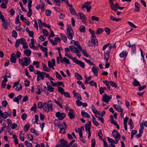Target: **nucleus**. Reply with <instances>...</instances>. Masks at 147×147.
<instances>
[{
    "instance_id": "1",
    "label": "nucleus",
    "mask_w": 147,
    "mask_h": 147,
    "mask_svg": "<svg viewBox=\"0 0 147 147\" xmlns=\"http://www.w3.org/2000/svg\"><path fill=\"white\" fill-rule=\"evenodd\" d=\"M31 62V60L30 58L27 57H24L23 60L22 59H19V63L22 65L23 67L25 66H27L30 64Z\"/></svg>"
},
{
    "instance_id": "2",
    "label": "nucleus",
    "mask_w": 147,
    "mask_h": 147,
    "mask_svg": "<svg viewBox=\"0 0 147 147\" xmlns=\"http://www.w3.org/2000/svg\"><path fill=\"white\" fill-rule=\"evenodd\" d=\"M91 4V2H86L83 5L82 8V9L86 8V9L87 12H90V9L92 8L90 5Z\"/></svg>"
},
{
    "instance_id": "3",
    "label": "nucleus",
    "mask_w": 147,
    "mask_h": 147,
    "mask_svg": "<svg viewBox=\"0 0 147 147\" xmlns=\"http://www.w3.org/2000/svg\"><path fill=\"white\" fill-rule=\"evenodd\" d=\"M58 91L62 95H64V96L70 98V95L69 93L68 92L64 91V90L63 88L60 87H58Z\"/></svg>"
},
{
    "instance_id": "4",
    "label": "nucleus",
    "mask_w": 147,
    "mask_h": 147,
    "mask_svg": "<svg viewBox=\"0 0 147 147\" xmlns=\"http://www.w3.org/2000/svg\"><path fill=\"white\" fill-rule=\"evenodd\" d=\"M113 136L115 138L116 142H118L119 139L121 138L120 134L118 133L116 130H113L112 132Z\"/></svg>"
},
{
    "instance_id": "5",
    "label": "nucleus",
    "mask_w": 147,
    "mask_h": 147,
    "mask_svg": "<svg viewBox=\"0 0 147 147\" xmlns=\"http://www.w3.org/2000/svg\"><path fill=\"white\" fill-rule=\"evenodd\" d=\"M56 116L58 118L59 120H62L66 117V114L63 113L58 112L56 113Z\"/></svg>"
},
{
    "instance_id": "6",
    "label": "nucleus",
    "mask_w": 147,
    "mask_h": 147,
    "mask_svg": "<svg viewBox=\"0 0 147 147\" xmlns=\"http://www.w3.org/2000/svg\"><path fill=\"white\" fill-rule=\"evenodd\" d=\"M53 105L52 103L50 105L47 104L46 106H44V107H43V109L45 112L47 113L49 112L50 110L52 111L53 110Z\"/></svg>"
},
{
    "instance_id": "7",
    "label": "nucleus",
    "mask_w": 147,
    "mask_h": 147,
    "mask_svg": "<svg viewBox=\"0 0 147 147\" xmlns=\"http://www.w3.org/2000/svg\"><path fill=\"white\" fill-rule=\"evenodd\" d=\"M66 34L67 37H73L74 36L73 30L70 26H68L67 28Z\"/></svg>"
},
{
    "instance_id": "8",
    "label": "nucleus",
    "mask_w": 147,
    "mask_h": 147,
    "mask_svg": "<svg viewBox=\"0 0 147 147\" xmlns=\"http://www.w3.org/2000/svg\"><path fill=\"white\" fill-rule=\"evenodd\" d=\"M77 17H79L78 15H76ZM79 16H80V19L82 20L83 22L85 24L86 23V17L84 14L81 12H80L79 13Z\"/></svg>"
},
{
    "instance_id": "9",
    "label": "nucleus",
    "mask_w": 147,
    "mask_h": 147,
    "mask_svg": "<svg viewBox=\"0 0 147 147\" xmlns=\"http://www.w3.org/2000/svg\"><path fill=\"white\" fill-rule=\"evenodd\" d=\"M25 40L23 38H21L20 40L18 39L16 40V42L15 44V46L16 48H18L20 44H23L25 42Z\"/></svg>"
},
{
    "instance_id": "10",
    "label": "nucleus",
    "mask_w": 147,
    "mask_h": 147,
    "mask_svg": "<svg viewBox=\"0 0 147 147\" xmlns=\"http://www.w3.org/2000/svg\"><path fill=\"white\" fill-rule=\"evenodd\" d=\"M69 111L68 113V115L70 119L75 118V115H74V111L72 109H69Z\"/></svg>"
},
{
    "instance_id": "11",
    "label": "nucleus",
    "mask_w": 147,
    "mask_h": 147,
    "mask_svg": "<svg viewBox=\"0 0 147 147\" xmlns=\"http://www.w3.org/2000/svg\"><path fill=\"white\" fill-rule=\"evenodd\" d=\"M16 56L14 53H13L11 55L10 61L12 63H15L16 62Z\"/></svg>"
},
{
    "instance_id": "12",
    "label": "nucleus",
    "mask_w": 147,
    "mask_h": 147,
    "mask_svg": "<svg viewBox=\"0 0 147 147\" xmlns=\"http://www.w3.org/2000/svg\"><path fill=\"white\" fill-rule=\"evenodd\" d=\"M36 74L38 76L41 78L42 80H43L44 79L45 74H46V73L38 71H37Z\"/></svg>"
},
{
    "instance_id": "13",
    "label": "nucleus",
    "mask_w": 147,
    "mask_h": 147,
    "mask_svg": "<svg viewBox=\"0 0 147 147\" xmlns=\"http://www.w3.org/2000/svg\"><path fill=\"white\" fill-rule=\"evenodd\" d=\"M102 101L106 103H108L109 100V96L105 93L103 95Z\"/></svg>"
},
{
    "instance_id": "14",
    "label": "nucleus",
    "mask_w": 147,
    "mask_h": 147,
    "mask_svg": "<svg viewBox=\"0 0 147 147\" xmlns=\"http://www.w3.org/2000/svg\"><path fill=\"white\" fill-rule=\"evenodd\" d=\"M55 125L58 128H60L61 127H63V126L60 123V122L58 119H55L54 121Z\"/></svg>"
},
{
    "instance_id": "15",
    "label": "nucleus",
    "mask_w": 147,
    "mask_h": 147,
    "mask_svg": "<svg viewBox=\"0 0 147 147\" xmlns=\"http://www.w3.org/2000/svg\"><path fill=\"white\" fill-rule=\"evenodd\" d=\"M109 2L110 4V7L111 9L115 12L117 11V9H115V7L114 4L112 1V0H109Z\"/></svg>"
},
{
    "instance_id": "16",
    "label": "nucleus",
    "mask_w": 147,
    "mask_h": 147,
    "mask_svg": "<svg viewBox=\"0 0 147 147\" xmlns=\"http://www.w3.org/2000/svg\"><path fill=\"white\" fill-rule=\"evenodd\" d=\"M128 53L125 50H123L119 54V56L121 58H123L125 57H127Z\"/></svg>"
},
{
    "instance_id": "17",
    "label": "nucleus",
    "mask_w": 147,
    "mask_h": 147,
    "mask_svg": "<svg viewBox=\"0 0 147 147\" xmlns=\"http://www.w3.org/2000/svg\"><path fill=\"white\" fill-rule=\"evenodd\" d=\"M71 51L74 53H76L78 52V50L77 48L75 46H71L69 47Z\"/></svg>"
},
{
    "instance_id": "18",
    "label": "nucleus",
    "mask_w": 147,
    "mask_h": 147,
    "mask_svg": "<svg viewBox=\"0 0 147 147\" xmlns=\"http://www.w3.org/2000/svg\"><path fill=\"white\" fill-rule=\"evenodd\" d=\"M81 115L84 117H86L88 118H90V116L89 114L87 112L83 111V110L81 111Z\"/></svg>"
},
{
    "instance_id": "19",
    "label": "nucleus",
    "mask_w": 147,
    "mask_h": 147,
    "mask_svg": "<svg viewBox=\"0 0 147 147\" xmlns=\"http://www.w3.org/2000/svg\"><path fill=\"white\" fill-rule=\"evenodd\" d=\"M96 38V37H92L91 38V42L95 45L98 46V40Z\"/></svg>"
},
{
    "instance_id": "20",
    "label": "nucleus",
    "mask_w": 147,
    "mask_h": 147,
    "mask_svg": "<svg viewBox=\"0 0 147 147\" xmlns=\"http://www.w3.org/2000/svg\"><path fill=\"white\" fill-rule=\"evenodd\" d=\"M92 71L94 73V75L97 77L98 76V71L96 68L94 66L92 67Z\"/></svg>"
},
{
    "instance_id": "21",
    "label": "nucleus",
    "mask_w": 147,
    "mask_h": 147,
    "mask_svg": "<svg viewBox=\"0 0 147 147\" xmlns=\"http://www.w3.org/2000/svg\"><path fill=\"white\" fill-rule=\"evenodd\" d=\"M113 107L115 109L119 112H122L123 111V109H121L119 106H118L117 107L116 105H114Z\"/></svg>"
},
{
    "instance_id": "22",
    "label": "nucleus",
    "mask_w": 147,
    "mask_h": 147,
    "mask_svg": "<svg viewBox=\"0 0 147 147\" xmlns=\"http://www.w3.org/2000/svg\"><path fill=\"white\" fill-rule=\"evenodd\" d=\"M61 146H62V147H64L68 144V143L66 141L64 140V139H61L60 140Z\"/></svg>"
},
{
    "instance_id": "23",
    "label": "nucleus",
    "mask_w": 147,
    "mask_h": 147,
    "mask_svg": "<svg viewBox=\"0 0 147 147\" xmlns=\"http://www.w3.org/2000/svg\"><path fill=\"white\" fill-rule=\"evenodd\" d=\"M24 53L27 57H29L30 56L31 51L30 50L26 49L24 51Z\"/></svg>"
},
{
    "instance_id": "24",
    "label": "nucleus",
    "mask_w": 147,
    "mask_h": 147,
    "mask_svg": "<svg viewBox=\"0 0 147 147\" xmlns=\"http://www.w3.org/2000/svg\"><path fill=\"white\" fill-rule=\"evenodd\" d=\"M135 6L136 9H134L135 11L136 12H138L140 10V5L139 3L137 2L135 3Z\"/></svg>"
},
{
    "instance_id": "25",
    "label": "nucleus",
    "mask_w": 147,
    "mask_h": 147,
    "mask_svg": "<svg viewBox=\"0 0 147 147\" xmlns=\"http://www.w3.org/2000/svg\"><path fill=\"white\" fill-rule=\"evenodd\" d=\"M91 121H89L88 123L86 124L85 125L86 131L87 132L88 129H90L91 126Z\"/></svg>"
},
{
    "instance_id": "26",
    "label": "nucleus",
    "mask_w": 147,
    "mask_h": 147,
    "mask_svg": "<svg viewBox=\"0 0 147 147\" xmlns=\"http://www.w3.org/2000/svg\"><path fill=\"white\" fill-rule=\"evenodd\" d=\"M110 18L111 20L115 22H118L121 20L120 18H116L112 15H111L110 17Z\"/></svg>"
},
{
    "instance_id": "27",
    "label": "nucleus",
    "mask_w": 147,
    "mask_h": 147,
    "mask_svg": "<svg viewBox=\"0 0 147 147\" xmlns=\"http://www.w3.org/2000/svg\"><path fill=\"white\" fill-rule=\"evenodd\" d=\"M92 121L94 125L96 126H98L99 125V124L98 122L96 121L95 118L94 117V116L92 115Z\"/></svg>"
},
{
    "instance_id": "28",
    "label": "nucleus",
    "mask_w": 147,
    "mask_h": 147,
    "mask_svg": "<svg viewBox=\"0 0 147 147\" xmlns=\"http://www.w3.org/2000/svg\"><path fill=\"white\" fill-rule=\"evenodd\" d=\"M42 32L43 33V34L41 35L40 37H44L45 36H48L49 33L47 30H46L43 29Z\"/></svg>"
},
{
    "instance_id": "29",
    "label": "nucleus",
    "mask_w": 147,
    "mask_h": 147,
    "mask_svg": "<svg viewBox=\"0 0 147 147\" xmlns=\"http://www.w3.org/2000/svg\"><path fill=\"white\" fill-rule=\"evenodd\" d=\"M128 124L130 126V129H132L134 127V125L133 124V122L131 119H129Z\"/></svg>"
},
{
    "instance_id": "30",
    "label": "nucleus",
    "mask_w": 147,
    "mask_h": 147,
    "mask_svg": "<svg viewBox=\"0 0 147 147\" xmlns=\"http://www.w3.org/2000/svg\"><path fill=\"white\" fill-rule=\"evenodd\" d=\"M52 62H51V61H48V65L49 67V65H50L51 66H55V59H52Z\"/></svg>"
},
{
    "instance_id": "31",
    "label": "nucleus",
    "mask_w": 147,
    "mask_h": 147,
    "mask_svg": "<svg viewBox=\"0 0 147 147\" xmlns=\"http://www.w3.org/2000/svg\"><path fill=\"white\" fill-rule=\"evenodd\" d=\"M132 84L134 86H140V84L139 82L136 80H135L132 82Z\"/></svg>"
},
{
    "instance_id": "32",
    "label": "nucleus",
    "mask_w": 147,
    "mask_h": 147,
    "mask_svg": "<svg viewBox=\"0 0 147 147\" xmlns=\"http://www.w3.org/2000/svg\"><path fill=\"white\" fill-rule=\"evenodd\" d=\"M23 131H21L20 133V139L22 141H24V134L22 133Z\"/></svg>"
},
{
    "instance_id": "33",
    "label": "nucleus",
    "mask_w": 147,
    "mask_h": 147,
    "mask_svg": "<svg viewBox=\"0 0 147 147\" xmlns=\"http://www.w3.org/2000/svg\"><path fill=\"white\" fill-rule=\"evenodd\" d=\"M75 76L77 80H82L83 78L82 76L77 73H75Z\"/></svg>"
},
{
    "instance_id": "34",
    "label": "nucleus",
    "mask_w": 147,
    "mask_h": 147,
    "mask_svg": "<svg viewBox=\"0 0 147 147\" xmlns=\"http://www.w3.org/2000/svg\"><path fill=\"white\" fill-rule=\"evenodd\" d=\"M104 31L103 29L102 28H98L96 30V34L98 35H99L102 33Z\"/></svg>"
},
{
    "instance_id": "35",
    "label": "nucleus",
    "mask_w": 147,
    "mask_h": 147,
    "mask_svg": "<svg viewBox=\"0 0 147 147\" xmlns=\"http://www.w3.org/2000/svg\"><path fill=\"white\" fill-rule=\"evenodd\" d=\"M29 46L32 49V48L34 47V40L33 38H32L31 39V42L29 44Z\"/></svg>"
},
{
    "instance_id": "36",
    "label": "nucleus",
    "mask_w": 147,
    "mask_h": 147,
    "mask_svg": "<svg viewBox=\"0 0 147 147\" xmlns=\"http://www.w3.org/2000/svg\"><path fill=\"white\" fill-rule=\"evenodd\" d=\"M28 8V11L27 13V16L30 18L31 17V15L33 13V11L31 9V8Z\"/></svg>"
},
{
    "instance_id": "37",
    "label": "nucleus",
    "mask_w": 147,
    "mask_h": 147,
    "mask_svg": "<svg viewBox=\"0 0 147 147\" xmlns=\"http://www.w3.org/2000/svg\"><path fill=\"white\" fill-rule=\"evenodd\" d=\"M30 125L29 123H27L24 126V130L25 132L27 131L30 127Z\"/></svg>"
},
{
    "instance_id": "38",
    "label": "nucleus",
    "mask_w": 147,
    "mask_h": 147,
    "mask_svg": "<svg viewBox=\"0 0 147 147\" xmlns=\"http://www.w3.org/2000/svg\"><path fill=\"white\" fill-rule=\"evenodd\" d=\"M83 59L87 63H88L89 65H95L89 59H87L85 58H83Z\"/></svg>"
},
{
    "instance_id": "39",
    "label": "nucleus",
    "mask_w": 147,
    "mask_h": 147,
    "mask_svg": "<svg viewBox=\"0 0 147 147\" xmlns=\"http://www.w3.org/2000/svg\"><path fill=\"white\" fill-rule=\"evenodd\" d=\"M77 64L79 65L80 67L83 68H84L85 67L84 63L81 61L79 60Z\"/></svg>"
},
{
    "instance_id": "40",
    "label": "nucleus",
    "mask_w": 147,
    "mask_h": 147,
    "mask_svg": "<svg viewBox=\"0 0 147 147\" xmlns=\"http://www.w3.org/2000/svg\"><path fill=\"white\" fill-rule=\"evenodd\" d=\"M74 96L75 97V98L76 97H77L78 100H79V98H80V100H82V98L81 97V95L78 93H75V94H74Z\"/></svg>"
},
{
    "instance_id": "41",
    "label": "nucleus",
    "mask_w": 147,
    "mask_h": 147,
    "mask_svg": "<svg viewBox=\"0 0 147 147\" xmlns=\"http://www.w3.org/2000/svg\"><path fill=\"white\" fill-rule=\"evenodd\" d=\"M89 84L92 86H95V87H97V84L93 80H92L89 82Z\"/></svg>"
},
{
    "instance_id": "42",
    "label": "nucleus",
    "mask_w": 147,
    "mask_h": 147,
    "mask_svg": "<svg viewBox=\"0 0 147 147\" xmlns=\"http://www.w3.org/2000/svg\"><path fill=\"white\" fill-rule=\"evenodd\" d=\"M42 65L43 70L44 71L47 72L49 71V68L47 67L45 63H42Z\"/></svg>"
},
{
    "instance_id": "43",
    "label": "nucleus",
    "mask_w": 147,
    "mask_h": 147,
    "mask_svg": "<svg viewBox=\"0 0 147 147\" xmlns=\"http://www.w3.org/2000/svg\"><path fill=\"white\" fill-rule=\"evenodd\" d=\"M30 110L31 111H33L34 113L36 111L37 107L36 104L35 103L34 104L33 107L31 108Z\"/></svg>"
},
{
    "instance_id": "44",
    "label": "nucleus",
    "mask_w": 147,
    "mask_h": 147,
    "mask_svg": "<svg viewBox=\"0 0 147 147\" xmlns=\"http://www.w3.org/2000/svg\"><path fill=\"white\" fill-rule=\"evenodd\" d=\"M79 30L81 32H84L85 30V27L84 26H81L79 27Z\"/></svg>"
},
{
    "instance_id": "45",
    "label": "nucleus",
    "mask_w": 147,
    "mask_h": 147,
    "mask_svg": "<svg viewBox=\"0 0 147 147\" xmlns=\"http://www.w3.org/2000/svg\"><path fill=\"white\" fill-rule=\"evenodd\" d=\"M63 127H61L60 128H59L60 129L59 133L60 134H65L66 133V131L65 129L63 128Z\"/></svg>"
},
{
    "instance_id": "46",
    "label": "nucleus",
    "mask_w": 147,
    "mask_h": 147,
    "mask_svg": "<svg viewBox=\"0 0 147 147\" xmlns=\"http://www.w3.org/2000/svg\"><path fill=\"white\" fill-rule=\"evenodd\" d=\"M131 52L132 53H136V45L135 44L131 46Z\"/></svg>"
},
{
    "instance_id": "47",
    "label": "nucleus",
    "mask_w": 147,
    "mask_h": 147,
    "mask_svg": "<svg viewBox=\"0 0 147 147\" xmlns=\"http://www.w3.org/2000/svg\"><path fill=\"white\" fill-rule=\"evenodd\" d=\"M56 77L57 78H58L59 80H61L62 78L60 75V74L57 71L56 72Z\"/></svg>"
},
{
    "instance_id": "48",
    "label": "nucleus",
    "mask_w": 147,
    "mask_h": 147,
    "mask_svg": "<svg viewBox=\"0 0 147 147\" xmlns=\"http://www.w3.org/2000/svg\"><path fill=\"white\" fill-rule=\"evenodd\" d=\"M47 90L50 92H53L54 89V88L51 86L48 85Z\"/></svg>"
},
{
    "instance_id": "49",
    "label": "nucleus",
    "mask_w": 147,
    "mask_h": 147,
    "mask_svg": "<svg viewBox=\"0 0 147 147\" xmlns=\"http://www.w3.org/2000/svg\"><path fill=\"white\" fill-rule=\"evenodd\" d=\"M25 144L27 147H32V144L27 141L25 142Z\"/></svg>"
},
{
    "instance_id": "50",
    "label": "nucleus",
    "mask_w": 147,
    "mask_h": 147,
    "mask_svg": "<svg viewBox=\"0 0 147 147\" xmlns=\"http://www.w3.org/2000/svg\"><path fill=\"white\" fill-rule=\"evenodd\" d=\"M69 10L70 12L71 13L74 15H76V11L75 10L74 8L69 9Z\"/></svg>"
},
{
    "instance_id": "51",
    "label": "nucleus",
    "mask_w": 147,
    "mask_h": 147,
    "mask_svg": "<svg viewBox=\"0 0 147 147\" xmlns=\"http://www.w3.org/2000/svg\"><path fill=\"white\" fill-rule=\"evenodd\" d=\"M110 85L111 86L115 88L117 87V85L116 83L114 82H112L111 81H110Z\"/></svg>"
},
{
    "instance_id": "52",
    "label": "nucleus",
    "mask_w": 147,
    "mask_h": 147,
    "mask_svg": "<svg viewBox=\"0 0 147 147\" xmlns=\"http://www.w3.org/2000/svg\"><path fill=\"white\" fill-rule=\"evenodd\" d=\"M27 138L29 141H32L33 139V137L31 134L27 135Z\"/></svg>"
},
{
    "instance_id": "53",
    "label": "nucleus",
    "mask_w": 147,
    "mask_h": 147,
    "mask_svg": "<svg viewBox=\"0 0 147 147\" xmlns=\"http://www.w3.org/2000/svg\"><path fill=\"white\" fill-rule=\"evenodd\" d=\"M89 30L90 34H91V37H96L94 35L95 32L94 30H92L91 28H89Z\"/></svg>"
},
{
    "instance_id": "54",
    "label": "nucleus",
    "mask_w": 147,
    "mask_h": 147,
    "mask_svg": "<svg viewBox=\"0 0 147 147\" xmlns=\"http://www.w3.org/2000/svg\"><path fill=\"white\" fill-rule=\"evenodd\" d=\"M82 53L84 55L86 56V57H88L89 56L88 55V54L87 51L85 50H83L82 51Z\"/></svg>"
},
{
    "instance_id": "55",
    "label": "nucleus",
    "mask_w": 147,
    "mask_h": 147,
    "mask_svg": "<svg viewBox=\"0 0 147 147\" xmlns=\"http://www.w3.org/2000/svg\"><path fill=\"white\" fill-rule=\"evenodd\" d=\"M82 128H83V126H82L80 128L79 127L78 128V131L80 136H81L83 135L82 131Z\"/></svg>"
},
{
    "instance_id": "56",
    "label": "nucleus",
    "mask_w": 147,
    "mask_h": 147,
    "mask_svg": "<svg viewBox=\"0 0 147 147\" xmlns=\"http://www.w3.org/2000/svg\"><path fill=\"white\" fill-rule=\"evenodd\" d=\"M56 84H57V86H62L63 87L65 86L63 82L58 81L56 83Z\"/></svg>"
},
{
    "instance_id": "57",
    "label": "nucleus",
    "mask_w": 147,
    "mask_h": 147,
    "mask_svg": "<svg viewBox=\"0 0 147 147\" xmlns=\"http://www.w3.org/2000/svg\"><path fill=\"white\" fill-rule=\"evenodd\" d=\"M3 26L5 30H7L8 28V27L7 26V23L6 21H4V22H3Z\"/></svg>"
},
{
    "instance_id": "58",
    "label": "nucleus",
    "mask_w": 147,
    "mask_h": 147,
    "mask_svg": "<svg viewBox=\"0 0 147 147\" xmlns=\"http://www.w3.org/2000/svg\"><path fill=\"white\" fill-rule=\"evenodd\" d=\"M105 32L107 34H109L111 31V29L108 28H105L104 29Z\"/></svg>"
},
{
    "instance_id": "59",
    "label": "nucleus",
    "mask_w": 147,
    "mask_h": 147,
    "mask_svg": "<svg viewBox=\"0 0 147 147\" xmlns=\"http://www.w3.org/2000/svg\"><path fill=\"white\" fill-rule=\"evenodd\" d=\"M55 3V4L59 6H60L61 4L60 3L61 2L59 0H52Z\"/></svg>"
},
{
    "instance_id": "60",
    "label": "nucleus",
    "mask_w": 147,
    "mask_h": 147,
    "mask_svg": "<svg viewBox=\"0 0 147 147\" xmlns=\"http://www.w3.org/2000/svg\"><path fill=\"white\" fill-rule=\"evenodd\" d=\"M91 19L93 20L96 21H98L99 20L98 17L95 16H92Z\"/></svg>"
},
{
    "instance_id": "61",
    "label": "nucleus",
    "mask_w": 147,
    "mask_h": 147,
    "mask_svg": "<svg viewBox=\"0 0 147 147\" xmlns=\"http://www.w3.org/2000/svg\"><path fill=\"white\" fill-rule=\"evenodd\" d=\"M20 19L22 21L24 22H25L28 20L26 18H24L23 15H22L20 16Z\"/></svg>"
},
{
    "instance_id": "62",
    "label": "nucleus",
    "mask_w": 147,
    "mask_h": 147,
    "mask_svg": "<svg viewBox=\"0 0 147 147\" xmlns=\"http://www.w3.org/2000/svg\"><path fill=\"white\" fill-rule=\"evenodd\" d=\"M51 11L47 9L46 10L45 14L47 16H50L51 15Z\"/></svg>"
},
{
    "instance_id": "63",
    "label": "nucleus",
    "mask_w": 147,
    "mask_h": 147,
    "mask_svg": "<svg viewBox=\"0 0 147 147\" xmlns=\"http://www.w3.org/2000/svg\"><path fill=\"white\" fill-rule=\"evenodd\" d=\"M128 24L131 27L134 28H136L137 27L132 22H128Z\"/></svg>"
},
{
    "instance_id": "64",
    "label": "nucleus",
    "mask_w": 147,
    "mask_h": 147,
    "mask_svg": "<svg viewBox=\"0 0 147 147\" xmlns=\"http://www.w3.org/2000/svg\"><path fill=\"white\" fill-rule=\"evenodd\" d=\"M27 117V115L26 114L24 113L21 116V118L23 120H25V119H26Z\"/></svg>"
}]
</instances>
